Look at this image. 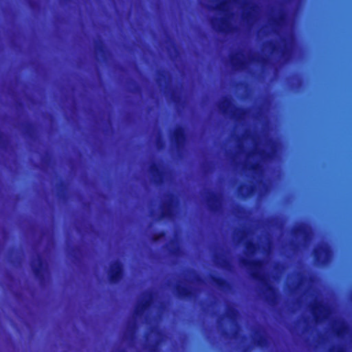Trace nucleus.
Returning a JSON list of instances; mask_svg holds the SVG:
<instances>
[{"label": "nucleus", "instance_id": "nucleus-22", "mask_svg": "<svg viewBox=\"0 0 352 352\" xmlns=\"http://www.w3.org/2000/svg\"><path fill=\"white\" fill-rule=\"evenodd\" d=\"M245 248L248 252L254 253L257 249V245L254 242L249 241L245 244Z\"/></svg>", "mask_w": 352, "mask_h": 352}, {"label": "nucleus", "instance_id": "nucleus-10", "mask_svg": "<svg viewBox=\"0 0 352 352\" xmlns=\"http://www.w3.org/2000/svg\"><path fill=\"white\" fill-rule=\"evenodd\" d=\"M208 209L213 213L220 210L219 197L217 192H211L208 197Z\"/></svg>", "mask_w": 352, "mask_h": 352}, {"label": "nucleus", "instance_id": "nucleus-30", "mask_svg": "<svg viewBox=\"0 0 352 352\" xmlns=\"http://www.w3.org/2000/svg\"><path fill=\"white\" fill-rule=\"evenodd\" d=\"M236 314V310L234 308H230L227 311V316L228 317H232Z\"/></svg>", "mask_w": 352, "mask_h": 352}, {"label": "nucleus", "instance_id": "nucleus-2", "mask_svg": "<svg viewBox=\"0 0 352 352\" xmlns=\"http://www.w3.org/2000/svg\"><path fill=\"white\" fill-rule=\"evenodd\" d=\"M331 249L327 244H320L314 250V258L318 266H325L331 259Z\"/></svg>", "mask_w": 352, "mask_h": 352}, {"label": "nucleus", "instance_id": "nucleus-47", "mask_svg": "<svg viewBox=\"0 0 352 352\" xmlns=\"http://www.w3.org/2000/svg\"><path fill=\"white\" fill-rule=\"evenodd\" d=\"M116 352H125V351L124 350H122V351H116Z\"/></svg>", "mask_w": 352, "mask_h": 352}, {"label": "nucleus", "instance_id": "nucleus-52", "mask_svg": "<svg viewBox=\"0 0 352 352\" xmlns=\"http://www.w3.org/2000/svg\"><path fill=\"white\" fill-rule=\"evenodd\" d=\"M133 138L135 137V135H134V134L133 135Z\"/></svg>", "mask_w": 352, "mask_h": 352}, {"label": "nucleus", "instance_id": "nucleus-38", "mask_svg": "<svg viewBox=\"0 0 352 352\" xmlns=\"http://www.w3.org/2000/svg\"><path fill=\"white\" fill-rule=\"evenodd\" d=\"M276 50V45H273V47H272V50L274 51Z\"/></svg>", "mask_w": 352, "mask_h": 352}, {"label": "nucleus", "instance_id": "nucleus-9", "mask_svg": "<svg viewBox=\"0 0 352 352\" xmlns=\"http://www.w3.org/2000/svg\"><path fill=\"white\" fill-rule=\"evenodd\" d=\"M326 305L318 301H316L311 305V311L316 322H320L324 318V313L327 311Z\"/></svg>", "mask_w": 352, "mask_h": 352}, {"label": "nucleus", "instance_id": "nucleus-26", "mask_svg": "<svg viewBox=\"0 0 352 352\" xmlns=\"http://www.w3.org/2000/svg\"><path fill=\"white\" fill-rule=\"evenodd\" d=\"M261 168V166L260 163L258 162H254L251 164L250 169L253 170L254 172H257L258 170H260Z\"/></svg>", "mask_w": 352, "mask_h": 352}, {"label": "nucleus", "instance_id": "nucleus-5", "mask_svg": "<svg viewBox=\"0 0 352 352\" xmlns=\"http://www.w3.org/2000/svg\"><path fill=\"white\" fill-rule=\"evenodd\" d=\"M151 181L156 185L162 184L165 179V172L160 162H152L148 166Z\"/></svg>", "mask_w": 352, "mask_h": 352}, {"label": "nucleus", "instance_id": "nucleus-35", "mask_svg": "<svg viewBox=\"0 0 352 352\" xmlns=\"http://www.w3.org/2000/svg\"><path fill=\"white\" fill-rule=\"evenodd\" d=\"M135 314V309H133V314ZM133 340L135 339V319L133 318Z\"/></svg>", "mask_w": 352, "mask_h": 352}, {"label": "nucleus", "instance_id": "nucleus-49", "mask_svg": "<svg viewBox=\"0 0 352 352\" xmlns=\"http://www.w3.org/2000/svg\"><path fill=\"white\" fill-rule=\"evenodd\" d=\"M133 178L134 179L135 178V174L133 173Z\"/></svg>", "mask_w": 352, "mask_h": 352}, {"label": "nucleus", "instance_id": "nucleus-50", "mask_svg": "<svg viewBox=\"0 0 352 352\" xmlns=\"http://www.w3.org/2000/svg\"><path fill=\"white\" fill-rule=\"evenodd\" d=\"M133 271L135 270V267H133Z\"/></svg>", "mask_w": 352, "mask_h": 352}, {"label": "nucleus", "instance_id": "nucleus-33", "mask_svg": "<svg viewBox=\"0 0 352 352\" xmlns=\"http://www.w3.org/2000/svg\"><path fill=\"white\" fill-rule=\"evenodd\" d=\"M229 265V262L227 260H223L221 266L222 267H227Z\"/></svg>", "mask_w": 352, "mask_h": 352}, {"label": "nucleus", "instance_id": "nucleus-48", "mask_svg": "<svg viewBox=\"0 0 352 352\" xmlns=\"http://www.w3.org/2000/svg\"><path fill=\"white\" fill-rule=\"evenodd\" d=\"M265 60H266V58H264V59L263 60V63H265Z\"/></svg>", "mask_w": 352, "mask_h": 352}, {"label": "nucleus", "instance_id": "nucleus-19", "mask_svg": "<svg viewBox=\"0 0 352 352\" xmlns=\"http://www.w3.org/2000/svg\"><path fill=\"white\" fill-rule=\"evenodd\" d=\"M165 236L166 232L164 230H160L154 232L151 237V240L154 243H157L160 241L162 239H164Z\"/></svg>", "mask_w": 352, "mask_h": 352}, {"label": "nucleus", "instance_id": "nucleus-16", "mask_svg": "<svg viewBox=\"0 0 352 352\" xmlns=\"http://www.w3.org/2000/svg\"><path fill=\"white\" fill-rule=\"evenodd\" d=\"M231 63L234 68H243L245 63L243 60L240 59L238 56L233 55L230 57Z\"/></svg>", "mask_w": 352, "mask_h": 352}, {"label": "nucleus", "instance_id": "nucleus-54", "mask_svg": "<svg viewBox=\"0 0 352 352\" xmlns=\"http://www.w3.org/2000/svg\"><path fill=\"white\" fill-rule=\"evenodd\" d=\"M133 198L135 197V195H133Z\"/></svg>", "mask_w": 352, "mask_h": 352}, {"label": "nucleus", "instance_id": "nucleus-45", "mask_svg": "<svg viewBox=\"0 0 352 352\" xmlns=\"http://www.w3.org/2000/svg\"><path fill=\"white\" fill-rule=\"evenodd\" d=\"M133 68H134L135 67V60H133Z\"/></svg>", "mask_w": 352, "mask_h": 352}, {"label": "nucleus", "instance_id": "nucleus-27", "mask_svg": "<svg viewBox=\"0 0 352 352\" xmlns=\"http://www.w3.org/2000/svg\"><path fill=\"white\" fill-rule=\"evenodd\" d=\"M228 23L227 20H226V19H222L221 20V25H220V27H219V30H220L221 32H225V31H226V29H225L224 26H227V25H228Z\"/></svg>", "mask_w": 352, "mask_h": 352}, {"label": "nucleus", "instance_id": "nucleus-29", "mask_svg": "<svg viewBox=\"0 0 352 352\" xmlns=\"http://www.w3.org/2000/svg\"><path fill=\"white\" fill-rule=\"evenodd\" d=\"M149 352H157V347L155 343H152L148 345Z\"/></svg>", "mask_w": 352, "mask_h": 352}, {"label": "nucleus", "instance_id": "nucleus-13", "mask_svg": "<svg viewBox=\"0 0 352 352\" xmlns=\"http://www.w3.org/2000/svg\"><path fill=\"white\" fill-rule=\"evenodd\" d=\"M95 52L102 57H105L107 54V49L101 40L96 41L94 45Z\"/></svg>", "mask_w": 352, "mask_h": 352}, {"label": "nucleus", "instance_id": "nucleus-32", "mask_svg": "<svg viewBox=\"0 0 352 352\" xmlns=\"http://www.w3.org/2000/svg\"><path fill=\"white\" fill-rule=\"evenodd\" d=\"M179 250V248L178 247H176V248H172L170 250V252L173 254H175L177 253V252Z\"/></svg>", "mask_w": 352, "mask_h": 352}, {"label": "nucleus", "instance_id": "nucleus-42", "mask_svg": "<svg viewBox=\"0 0 352 352\" xmlns=\"http://www.w3.org/2000/svg\"><path fill=\"white\" fill-rule=\"evenodd\" d=\"M133 247H135V241H133Z\"/></svg>", "mask_w": 352, "mask_h": 352}, {"label": "nucleus", "instance_id": "nucleus-15", "mask_svg": "<svg viewBox=\"0 0 352 352\" xmlns=\"http://www.w3.org/2000/svg\"><path fill=\"white\" fill-rule=\"evenodd\" d=\"M126 336L129 344L132 343V316H129L126 321Z\"/></svg>", "mask_w": 352, "mask_h": 352}, {"label": "nucleus", "instance_id": "nucleus-6", "mask_svg": "<svg viewBox=\"0 0 352 352\" xmlns=\"http://www.w3.org/2000/svg\"><path fill=\"white\" fill-rule=\"evenodd\" d=\"M109 280L111 283H118L123 276V267L119 261H112L109 264V268L107 271Z\"/></svg>", "mask_w": 352, "mask_h": 352}, {"label": "nucleus", "instance_id": "nucleus-34", "mask_svg": "<svg viewBox=\"0 0 352 352\" xmlns=\"http://www.w3.org/2000/svg\"><path fill=\"white\" fill-rule=\"evenodd\" d=\"M251 16L250 12H248L245 14H243L244 18H250Z\"/></svg>", "mask_w": 352, "mask_h": 352}, {"label": "nucleus", "instance_id": "nucleus-40", "mask_svg": "<svg viewBox=\"0 0 352 352\" xmlns=\"http://www.w3.org/2000/svg\"><path fill=\"white\" fill-rule=\"evenodd\" d=\"M157 143H158V144H162V142L161 140H159L157 141Z\"/></svg>", "mask_w": 352, "mask_h": 352}, {"label": "nucleus", "instance_id": "nucleus-31", "mask_svg": "<svg viewBox=\"0 0 352 352\" xmlns=\"http://www.w3.org/2000/svg\"><path fill=\"white\" fill-rule=\"evenodd\" d=\"M226 1H221L218 5H217V8L219 10H222L223 8V7L226 6Z\"/></svg>", "mask_w": 352, "mask_h": 352}, {"label": "nucleus", "instance_id": "nucleus-53", "mask_svg": "<svg viewBox=\"0 0 352 352\" xmlns=\"http://www.w3.org/2000/svg\"><path fill=\"white\" fill-rule=\"evenodd\" d=\"M133 150L135 149V147H134V146L133 147Z\"/></svg>", "mask_w": 352, "mask_h": 352}, {"label": "nucleus", "instance_id": "nucleus-43", "mask_svg": "<svg viewBox=\"0 0 352 352\" xmlns=\"http://www.w3.org/2000/svg\"><path fill=\"white\" fill-rule=\"evenodd\" d=\"M133 247H135V241H133Z\"/></svg>", "mask_w": 352, "mask_h": 352}, {"label": "nucleus", "instance_id": "nucleus-3", "mask_svg": "<svg viewBox=\"0 0 352 352\" xmlns=\"http://www.w3.org/2000/svg\"><path fill=\"white\" fill-rule=\"evenodd\" d=\"M187 140V134L185 127L182 125H178L174 130L170 141L175 149L178 151H182Z\"/></svg>", "mask_w": 352, "mask_h": 352}, {"label": "nucleus", "instance_id": "nucleus-36", "mask_svg": "<svg viewBox=\"0 0 352 352\" xmlns=\"http://www.w3.org/2000/svg\"><path fill=\"white\" fill-rule=\"evenodd\" d=\"M283 19V16H280L278 19H275L274 20V23L278 24V20H281Z\"/></svg>", "mask_w": 352, "mask_h": 352}, {"label": "nucleus", "instance_id": "nucleus-25", "mask_svg": "<svg viewBox=\"0 0 352 352\" xmlns=\"http://www.w3.org/2000/svg\"><path fill=\"white\" fill-rule=\"evenodd\" d=\"M258 153L265 158H270L272 157V152H266L263 150H260L258 151Z\"/></svg>", "mask_w": 352, "mask_h": 352}, {"label": "nucleus", "instance_id": "nucleus-39", "mask_svg": "<svg viewBox=\"0 0 352 352\" xmlns=\"http://www.w3.org/2000/svg\"><path fill=\"white\" fill-rule=\"evenodd\" d=\"M292 244H293L294 245H295V246H296V245H297V243H296L295 241H292Z\"/></svg>", "mask_w": 352, "mask_h": 352}, {"label": "nucleus", "instance_id": "nucleus-18", "mask_svg": "<svg viewBox=\"0 0 352 352\" xmlns=\"http://www.w3.org/2000/svg\"><path fill=\"white\" fill-rule=\"evenodd\" d=\"M245 112H246L245 109L241 107H235L234 111H232V116L234 119L238 120V119L241 118L243 116H244Z\"/></svg>", "mask_w": 352, "mask_h": 352}, {"label": "nucleus", "instance_id": "nucleus-51", "mask_svg": "<svg viewBox=\"0 0 352 352\" xmlns=\"http://www.w3.org/2000/svg\"><path fill=\"white\" fill-rule=\"evenodd\" d=\"M133 32L135 31V29H134V28L133 29Z\"/></svg>", "mask_w": 352, "mask_h": 352}, {"label": "nucleus", "instance_id": "nucleus-37", "mask_svg": "<svg viewBox=\"0 0 352 352\" xmlns=\"http://www.w3.org/2000/svg\"><path fill=\"white\" fill-rule=\"evenodd\" d=\"M267 298V300L272 301V298H271L270 296H268V295L267 296V298Z\"/></svg>", "mask_w": 352, "mask_h": 352}, {"label": "nucleus", "instance_id": "nucleus-44", "mask_svg": "<svg viewBox=\"0 0 352 352\" xmlns=\"http://www.w3.org/2000/svg\"><path fill=\"white\" fill-rule=\"evenodd\" d=\"M133 247H135V241H133Z\"/></svg>", "mask_w": 352, "mask_h": 352}, {"label": "nucleus", "instance_id": "nucleus-41", "mask_svg": "<svg viewBox=\"0 0 352 352\" xmlns=\"http://www.w3.org/2000/svg\"><path fill=\"white\" fill-rule=\"evenodd\" d=\"M133 247H135V241H133Z\"/></svg>", "mask_w": 352, "mask_h": 352}, {"label": "nucleus", "instance_id": "nucleus-7", "mask_svg": "<svg viewBox=\"0 0 352 352\" xmlns=\"http://www.w3.org/2000/svg\"><path fill=\"white\" fill-rule=\"evenodd\" d=\"M175 196L173 194H170L168 201L162 207L161 218L170 219L175 215Z\"/></svg>", "mask_w": 352, "mask_h": 352}, {"label": "nucleus", "instance_id": "nucleus-23", "mask_svg": "<svg viewBox=\"0 0 352 352\" xmlns=\"http://www.w3.org/2000/svg\"><path fill=\"white\" fill-rule=\"evenodd\" d=\"M346 329V326L342 324L340 327L335 329V333L338 337H341L345 333Z\"/></svg>", "mask_w": 352, "mask_h": 352}, {"label": "nucleus", "instance_id": "nucleus-4", "mask_svg": "<svg viewBox=\"0 0 352 352\" xmlns=\"http://www.w3.org/2000/svg\"><path fill=\"white\" fill-rule=\"evenodd\" d=\"M30 265L35 277L39 281H42L44 279V275L47 270V265L42 256L40 254H38L36 256L33 257L31 260Z\"/></svg>", "mask_w": 352, "mask_h": 352}, {"label": "nucleus", "instance_id": "nucleus-24", "mask_svg": "<svg viewBox=\"0 0 352 352\" xmlns=\"http://www.w3.org/2000/svg\"><path fill=\"white\" fill-rule=\"evenodd\" d=\"M256 344L259 346H263L266 342V339L263 335H260L256 340Z\"/></svg>", "mask_w": 352, "mask_h": 352}, {"label": "nucleus", "instance_id": "nucleus-1", "mask_svg": "<svg viewBox=\"0 0 352 352\" xmlns=\"http://www.w3.org/2000/svg\"><path fill=\"white\" fill-rule=\"evenodd\" d=\"M241 263L243 265L250 267L252 270V278L265 286L267 292H269L270 293H274L275 292L274 287L268 282L266 276L261 272L264 265L263 259L256 258L253 260H248L244 258L241 261Z\"/></svg>", "mask_w": 352, "mask_h": 352}, {"label": "nucleus", "instance_id": "nucleus-46", "mask_svg": "<svg viewBox=\"0 0 352 352\" xmlns=\"http://www.w3.org/2000/svg\"><path fill=\"white\" fill-rule=\"evenodd\" d=\"M133 87H135V80L134 79H133Z\"/></svg>", "mask_w": 352, "mask_h": 352}, {"label": "nucleus", "instance_id": "nucleus-12", "mask_svg": "<svg viewBox=\"0 0 352 352\" xmlns=\"http://www.w3.org/2000/svg\"><path fill=\"white\" fill-rule=\"evenodd\" d=\"M211 280L220 289H226L230 286L229 281L221 276L213 275L211 276Z\"/></svg>", "mask_w": 352, "mask_h": 352}, {"label": "nucleus", "instance_id": "nucleus-14", "mask_svg": "<svg viewBox=\"0 0 352 352\" xmlns=\"http://www.w3.org/2000/svg\"><path fill=\"white\" fill-rule=\"evenodd\" d=\"M254 189L253 186H248L245 184H242L239 186V195L242 198H247L250 192Z\"/></svg>", "mask_w": 352, "mask_h": 352}, {"label": "nucleus", "instance_id": "nucleus-8", "mask_svg": "<svg viewBox=\"0 0 352 352\" xmlns=\"http://www.w3.org/2000/svg\"><path fill=\"white\" fill-rule=\"evenodd\" d=\"M175 291L177 296L181 299L190 300L195 296V289L191 287L177 285Z\"/></svg>", "mask_w": 352, "mask_h": 352}, {"label": "nucleus", "instance_id": "nucleus-17", "mask_svg": "<svg viewBox=\"0 0 352 352\" xmlns=\"http://www.w3.org/2000/svg\"><path fill=\"white\" fill-rule=\"evenodd\" d=\"M154 301V296L153 294H151L148 298H146L142 303V307L144 311L148 310L150 308L153 307Z\"/></svg>", "mask_w": 352, "mask_h": 352}, {"label": "nucleus", "instance_id": "nucleus-11", "mask_svg": "<svg viewBox=\"0 0 352 352\" xmlns=\"http://www.w3.org/2000/svg\"><path fill=\"white\" fill-rule=\"evenodd\" d=\"M292 234L295 237L303 236L307 239L309 236L308 226L305 223H300L292 229Z\"/></svg>", "mask_w": 352, "mask_h": 352}, {"label": "nucleus", "instance_id": "nucleus-20", "mask_svg": "<svg viewBox=\"0 0 352 352\" xmlns=\"http://www.w3.org/2000/svg\"><path fill=\"white\" fill-rule=\"evenodd\" d=\"M232 104L230 98H226L221 103L220 108L224 114L228 113V107Z\"/></svg>", "mask_w": 352, "mask_h": 352}, {"label": "nucleus", "instance_id": "nucleus-21", "mask_svg": "<svg viewBox=\"0 0 352 352\" xmlns=\"http://www.w3.org/2000/svg\"><path fill=\"white\" fill-rule=\"evenodd\" d=\"M157 74H158V76L157 78V84L160 86H162L163 80H164L166 78L167 72L165 70L162 69L157 72Z\"/></svg>", "mask_w": 352, "mask_h": 352}, {"label": "nucleus", "instance_id": "nucleus-28", "mask_svg": "<svg viewBox=\"0 0 352 352\" xmlns=\"http://www.w3.org/2000/svg\"><path fill=\"white\" fill-rule=\"evenodd\" d=\"M6 143L7 137L3 133H0V146H4Z\"/></svg>", "mask_w": 352, "mask_h": 352}]
</instances>
